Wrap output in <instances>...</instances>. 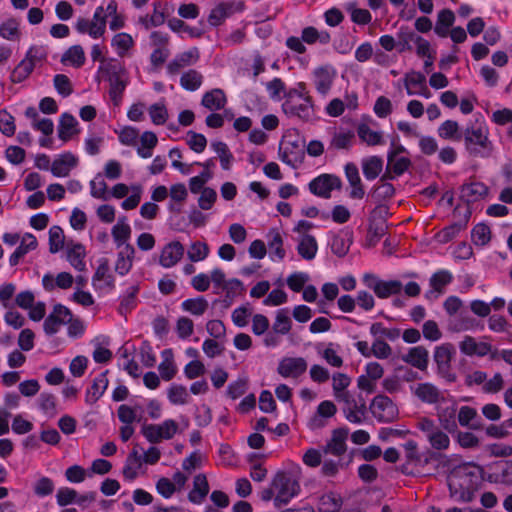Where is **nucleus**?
Segmentation results:
<instances>
[{
    "label": "nucleus",
    "instance_id": "nucleus-1",
    "mask_svg": "<svg viewBox=\"0 0 512 512\" xmlns=\"http://www.w3.org/2000/svg\"><path fill=\"white\" fill-rule=\"evenodd\" d=\"M470 466L478 470L481 479L484 481L495 484L512 485V461L494 462L489 466L492 472L485 471L483 467L474 462H467L455 467L450 475L456 477L461 475L473 476L474 474L472 472L467 471Z\"/></svg>",
    "mask_w": 512,
    "mask_h": 512
},
{
    "label": "nucleus",
    "instance_id": "nucleus-2",
    "mask_svg": "<svg viewBox=\"0 0 512 512\" xmlns=\"http://www.w3.org/2000/svg\"><path fill=\"white\" fill-rule=\"evenodd\" d=\"M100 71L109 82V96L115 106H119L122 95L128 85L126 68L116 59H110L100 67Z\"/></svg>",
    "mask_w": 512,
    "mask_h": 512
},
{
    "label": "nucleus",
    "instance_id": "nucleus-3",
    "mask_svg": "<svg viewBox=\"0 0 512 512\" xmlns=\"http://www.w3.org/2000/svg\"><path fill=\"white\" fill-rule=\"evenodd\" d=\"M271 486L277 490L273 498L274 506L280 508L300 492L299 477L292 471H278L272 479Z\"/></svg>",
    "mask_w": 512,
    "mask_h": 512
},
{
    "label": "nucleus",
    "instance_id": "nucleus-4",
    "mask_svg": "<svg viewBox=\"0 0 512 512\" xmlns=\"http://www.w3.org/2000/svg\"><path fill=\"white\" fill-rule=\"evenodd\" d=\"M465 148L473 157H489L493 146L488 138V132L482 126H468L463 132Z\"/></svg>",
    "mask_w": 512,
    "mask_h": 512
},
{
    "label": "nucleus",
    "instance_id": "nucleus-5",
    "mask_svg": "<svg viewBox=\"0 0 512 512\" xmlns=\"http://www.w3.org/2000/svg\"><path fill=\"white\" fill-rule=\"evenodd\" d=\"M279 157L283 163L297 168L305 158L304 141L297 137L292 138L291 135L284 136L279 146Z\"/></svg>",
    "mask_w": 512,
    "mask_h": 512
},
{
    "label": "nucleus",
    "instance_id": "nucleus-6",
    "mask_svg": "<svg viewBox=\"0 0 512 512\" xmlns=\"http://www.w3.org/2000/svg\"><path fill=\"white\" fill-rule=\"evenodd\" d=\"M456 354L455 347L451 343L437 346L434 351V361L437 364V373L448 382H455L456 374L451 372V361Z\"/></svg>",
    "mask_w": 512,
    "mask_h": 512
},
{
    "label": "nucleus",
    "instance_id": "nucleus-7",
    "mask_svg": "<svg viewBox=\"0 0 512 512\" xmlns=\"http://www.w3.org/2000/svg\"><path fill=\"white\" fill-rule=\"evenodd\" d=\"M372 415L381 423L393 422L398 417V408L386 395L375 396L369 406Z\"/></svg>",
    "mask_w": 512,
    "mask_h": 512
},
{
    "label": "nucleus",
    "instance_id": "nucleus-8",
    "mask_svg": "<svg viewBox=\"0 0 512 512\" xmlns=\"http://www.w3.org/2000/svg\"><path fill=\"white\" fill-rule=\"evenodd\" d=\"M341 186L342 182L338 176L321 174L309 183V190L316 196L328 199L331 197L332 190L340 189Z\"/></svg>",
    "mask_w": 512,
    "mask_h": 512
},
{
    "label": "nucleus",
    "instance_id": "nucleus-9",
    "mask_svg": "<svg viewBox=\"0 0 512 512\" xmlns=\"http://www.w3.org/2000/svg\"><path fill=\"white\" fill-rule=\"evenodd\" d=\"M71 311L62 304H56L53 311L46 317L43 328L47 335H54L59 328L71 321Z\"/></svg>",
    "mask_w": 512,
    "mask_h": 512
},
{
    "label": "nucleus",
    "instance_id": "nucleus-10",
    "mask_svg": "<svg viewBox=\"0 0 512 512\" xmlns=\"http://www.w3.org/2000/svg\"><path fill=\"white\" fill-rule=\"evenodd\" d=\"M364 281L367 283L369 288L373 289L374 293L379 298H387L391 295H396L401 292L403 287L399 280H378L372 274H365Z\"/></svg>",
    "mask_w": 512,
    "mask_h": 512
},
{
    "label": "nucleus",
    "instance_id": "nucleus-11",
    "mask_svg": "<svg viewBox=\"0 0 512 512\" xmlns=\"http://www.w3.org/2000/svg\"><path fill=\"white\" fill-rule=\"evenodd\" d=\"M282 110L287 116L308 121L314 113L312 98L306 97L304 100L296 101L285 100L282 104Z\"/></svg>",
    "mask_w": 512,
    "mask_h": 512
},
{
    "label": "nucleus",
    "instance_id": "nucleus-12",
    "mask_svg": "<svg viewBox=\"0 0 512 512\" xmlns=\"http://www.w3.org/2000/svg\"><path fill=\"white\" fill-rule=\"evenodd\" d=\"M348 434L349 429L347 427L334 429L330 441H328L323 448L324 455L332 454L337 457L342 456L347 450L346 440Z\"/></svg>",
    "mask_w": 512,
    "mask_h": 512
},
{
    "label": "nucleus",
    "instance_id": "nucleus-13",
    "mask_svg": "<svg viewBox=\"0 0 512 512\" xmlns=\"http://www.w3.org/2000/svg\"><path fill=\"white\" fill-rule=\"evenodd\" d=\"M489 188L482 182L465 183L460 187V200L468 206L485 198Z\"/></svg>",
    "mask_w": 512,
    "mask_h": 512
},
{
    "label": "nucleus",
    "instance_id": "nucleus-14",
    "mask_svg": "<svg viewBox=\"0 0 512 512\" xmlns=\"http://www.w3.org/2000/svg\"><path fill=\"white\" fill-rule=\"evenodd\" d=\"M307 369V362L302 357L283 358L277 368L278 373L283 377H298Z\"/></svg>",
    "mask_w": 512,
    "mask_h": 512
},
{
    "label": "nucleus",
    "instance_id": "nucleus-15",
    "mask_svg": "<svg viewBox=\"0 0 512 512\" xmlns=\"http://www.w3.org/2000/svg\"><path fill=\"white\" fill-rule=\"evenodd\" d=\"M184 251V246L179 241H172L164 246L159 263L165 268L173 267L181 260Z\"/></svg>",
    "mask_w": 512,
    "mask_h": 512
},
{
    "label": "nucleus",
    "instance_id": "nucleus-16",
    "mask_svg": "<svg viewBox=\"0 0 512 512\" xmlns=\"http://www.w3.org/2000/svg\"><path fill=\"white\" fill-rule=\"evenodd\" d=\"M401 359L421 371H426L429 363V352L424 346H416L410 348L407 354L401 356Z\"/></svg>",
    "mask_w": 512,
    "mask_h": 512
},
{
    "label": "nucleus",
    "instance_id": "nucleus-17",
    "mask_svg": "<svg viewBox=\"0 0 512 512\" xmlns=\"http://www.w3.org/2000/svg\"><path fill=\"white\" fill-rule=\"evenodd\" d=\"M345 176L352 187L350 197L352 199H362L365 195L364 187L359 175V170L354 163H347L344 167Z\"/></svg>",
    "mask_w": 512,
    "mask_h": 512
},
{
    "label": "nucleus",
    "instance_id": "nucleus-18",
    "mask_svg": "<svg viewBox=\"0 0 512 512\" xmlns=\"http://www.w3.org/2000/svg\"><path fill=\"white\" fill-rule=\"evenodd\" d=\"M77 163L78 159L72 153L66 152L53 161L50 170L56 177H66Z\"/></svg>",
    "mask_w": 512,
    "mask_h": 512
},
{
    "label": "nucleus",
    "instance_id": "nucleus-19",
    "mask_svg": "<svg viewBox=\"0 0 512 512\" xmlns=\"http://www.w3.org/2000/svg\"><path fill=\"white\" fill-rule=\"evenodd\" d=\"M398 36V52L403 53L412 51L413 44L422 40V36L417 34L415 30L408 26H401L397 31Z\"/></svg>",
    "mask_w": 512,
    "mask_h": 512
},
{
    "label": "nucleus",
    "instance_id": "nucleus-20",
    "mask_svg": "<svg viewBox=\"0 0 512 512\" xmlns=\"http://www.w3.org/2000/svg\"><path fill=\"white\" fill-rule=\"evenodd\" d=\"M78 122L76 118L70 113H63L60 116L58 124V137L63 141L67 142L75 134L79 133L77 129Z\"/></svg>",
    "mask_w": 512,
    "mask_h": 512
},
{
    "label": "nucleus",
    "instance_id": "nucleus-21",
    "mask_svg": "<svg viewBox=\"0 0 512 512\" xmlns=\"http://www.w3.org/2000/svg\"><path fill=\"white\" fill-rule=\"evenodd\" d=\"M335 72L329 66H321L314 71V83L320 94H327L330 90Z\"/></svg>",
    "mask_w": 512,
    "mask_h": 512
},
{
    "label": "nucleus",
    "instance_id": "nucleus-22",
    "mask_svg": "<svg viewBox=\"0 0 512 512\" xmlns=\"http://www.w3.org/2000/svg\"><path fill=\"white\" fill-rule=\"evenodd\" d=\"M209 493V484L205 474L194 477L193 489L188 494V499L194 504H200Z\"/></svg>",
    "mask_w": 512,
    "mask_h": 512
},
{
    "label": "nucleus",
    "instance_id": "nucleus-23",
    "mask_svg": "<svg viewBox=\"0 0 512 512\" xmlns=\"http://www.w3.org/2000/svg\"><path fill=\"white\" fill-rule=\"evenodd\" d=\"M227 103V98L222 89L215 88L211 91L206 92L201 100V104L211 110V111H217L221 110L225 107Z\"/></svg>",
    "mask_w": 512,
    "mask_h": 512
},
{
    "label": "nucleus",
    "instance_id": "nucleus-24",
    "mask_svg": "<svg viewBox=\"0 0 512 512\" xmlns=\"http://www.w3.org/2000/svg\"><path fill=\"white\" fill-rule=\"evenodd\" d=\"M33 48H31L26 55L27 59L22 60L17 67L11 73V81L14 83H20L24 81L33 71L34 62L33 59L36 58V55L32 54Z\"/></svg>",
    "mask_w": 512,
    "mask_h": 512
},
{
    "label": "nucleus",
    "instance_id": "nucleus-25",
    "mask_svg": "<svg viewBox=\"0 0 512 512\" xmlns=\"http://www.w3.org/2000/svg\"><path fill=\"white\" fill-rule=\"evenodd\" d=\"M107 373L108 371H104L95 377L90 389L86 392L87 403L94 404L104 394L108 387Z\"/></svg>",
    "mask_w": 512,
    "mask_h": 512
},
{
    "label": "nucleus",
    "instance_id": "nucleus-26",
    "mask_svg": "<svg viewBox=\"0 0 512 512\" xmlns=\"http://www.w3.org/2000/svg\"><path fill=\"white\" fill-rule=\"evenodd\" d=\"M415 396L422 402L435 404L439 402L441 393L439 389L432 383H420L414 390Z\"/></svg>",
    "mask_w": 512,
    "mask_h": 512
},
{
    "label": "nucleus",
    "instance_id": "nucleus-27",
    "mask_svg": "<svg viewBox=\"0 0 512 512\" xmlns=\"http://www.w3.org/2000/svg\"><path fill=\"white\" fill-rule=\"evenodd\" d=\"M318 250V244L313 235L303 234L298 241L297 252L304 260L315 258Z\"/></svg>",
    "mask_w": 512,
    "mask_h": 512
},
{
    "label": "nucleus",
    "instance_id": "nucleus-28",
    "mask_svg": "<svg viewBox=\"0 0 512 512\" xmlns=\"http://www.w3.org/2000/svg\"><path fill=\"white\" fill-rule=\"evenodd\" d=\"M134 254L135 249L130 244H126L123 250L118 253L117 261L115 264V271L118 274L125 275L130 271Z\"/></svg>",
    "mask_w": 512,
    "mask_h": 512
},
{
    "label": "nucleus",
    "instance_id": "nucleus-29",
    "mask_svg": "<svg viewBox=\"0 0 512 512\" xmlns=\"http://www.w3.org/2000/svg\"><path fill=\"white\" fill-rule=\"evenodd\" d=\"M383 169V160L379 156H370L362 160L363 175L367 180L376 179Z\"/></svg>",
    "mask_w": 512,
    "mask_h": 512
},
{
    "label": "nucleus",
    "instance_id": "nucleus-30",
    "mask_svg": "<svg viewBox=\"0 0 512 512\" xmlns=\"http://www.w3.org/2000/svg\"><path fill=\"white\" fill-rule=\"evenodd\" d=\"M268 248L270 250V258L274 260V255L278 260L285 258V250L283 248V238L276 229H271L267 234Z\"/></svg>",
    "mask_w": 512,
    "mask_h": 512
},
{
    "label": "nucleus",
    "instance_id": "nucleus-31",
    "mask_svg": "<svg viewBox=\"0 0 512 512\" xmlns=\"http://www.w3.org/2000/svg\"><path fill=\"white\" fill-rule=\"evenodd\" d=\"M232 3H220L211 10L208 21L212 26L220 25L227 17L233 14Z\"/></svg>",
    "mask_w": 512,
    "mask_h": 512
},
{
    "label": "nucleus",
    "instance_id": "nucleus-32",
    "mask_svg": "<svg viewBox=\"0 0 512 512\" xmlns=\"http://www.w3.org/2000/svg\"><path fill=\"white\" fill-rule=\"evenodd\" d=\"M181 308L183 311L189 312L192 315L200 316L207 310L208 302L203 296H199L184 300L181 304Z\"/></svg>",
    "mask_w": 512,
    "mask_h": 512
},
{
    "label": "nucleus",
    "instance_id": "nucleus-33",
    "mask_svg": "<svg viewBox=\"0 0 512 512\" xmlns=\"http://www.w3.org/2000/svg\"><path fill=\"white\" fill-rule=\"evenodd\" d=\"M395 194V188L391 183H381L374 186L370 191V196L374 203L380 204L385 200L392 198Z\"/></svg>",
    "mask_w": 512,
    "mask_h": 512
},
{
    "label": "nucleus",
    "instance_id": "nucleus-34",
    "mask_svg": "<svg viewBox=\"0 0 512 512\" xmlns=\"http://www.w3.org/2000/svg\"><path fill=\"white\" fill-rule=\"evenodd\" d=\"M85 256L84 246L82 244H75L67 251V259L70 264L78 271L85 269L83 258Z\"/></svg>",
    "mask_w": 512,
    "mask_h": 512
},
{
    "label": "nucleus",
    "instance_id": "nucleus-35",
    "mask_svg": "<svg viewBox=\"0 0 512 512\" xmlns=\"http://www.w3.org/2000/svg\"><path fill=\"white\" fill-rule=\"evenodd\" d=\"M342 498L334 493L323 495L319 500L320 512H337L341 509Z\"/></svg>",
    "mask_w": 512,
    "mask_h": 512
},
{
    "label": "nucleus",
    "instance_id": "nucleus-36",
    "mask_svg": "<svg viewBox=\"0 0 512 512\" xmlns=\"http://www.w3.org/2000/svg\"><path fill=\"white\" fill-rule=\"evenodd\" d=\"M201 83L202 75L194 69L185 72L180 78L181 87L188 91L197 90L201 86Z\"/></svg>",
    "mask_w": 512,
    "mask_h": 512
},
{
    "label": "nucleus",
    "instance_id": "nucleus-37",
    "mask_svg": "<svg viewBox=\"0 0 512 512\" xmlns=\"http://www.w3.org/2000/svg\"><path fill=\"white\" fill-rule=\"evenodd\" d=\"M69 61L75 67H80L85 62V53L81 45L71 46L61 58V62L65 63Z\"/></svg>",
    "mask_w": 512,
    "mask_h": 512
},
{
    "label": "nucleus",
    "instance_id": "nucleus-38",
    "mask_svg": "<svg viewBox=\"0 0 512 512\" xmlns=\"http://www.w3.org/2000/svg\"><path fill=\"white\" fill-rule=\"evenodd\" d=\"M291 326L292 321L287 315V311L285 309L278 310L272 326L273 332L276 334L285 335L290 331Z\"/></svg>",
    "mask_w": 512,
    "mask_h": 512
},
{
    "label": "nucleus",
    "instance_id": "nucleus-39",
    "mask_svg": "<svg viewBox=\"0 0 512 512\" xmlns=\"http://www.w3.org/2000/svg\"><path fill=\"white\" fill-rule=\"evenodd\" d=\"M64 232L60 226L54 225L49 229V251L52 254L59 252L64 247Z\"/></svg>",
    "mask_w": 512,
    "mask_h": 512
},
{
    "label": "nucleus",
    "instance_id": "nucleus-40",
    "mask_svg": "<svg viewBox=\"0 0 512 512\" xmlns=\"http://www.w3.org/2000/svg\"><path fill=\"white\" fill-rule=\"evenodd\" d=\"M211 147L218 154L221 167L224 170H229L231 162L233 161V155L230 152L227 144L222 141H215L211 143Z\"/></svg>",
    "mask_w": 512,
    "mask_h": 512
},
{
    "label": "nucleus",
    "instance_id": "nucleus-41",
    "mask_svg": "<svg viewBox=\"0 0 512 512\" xmlns=\"http://www.w3.org/2000/svg\"><path fill=\"white\" fill-rule=\"evenodd\" d=\"M359 138L366 142L368 145L374 146L382 143V134L377 131H373L366 124H360L357 128Z\"/></svg>",
    "mask_w": 512,
    "mask_h": 512
},
{
    "label": "nucleus",
    "instance_id": "nucleus-42",
    "mask_svg": "<svg viewBox=\"0 0 512 512\" xmlns=\"http://www.w3.org/2000/svg\"><path fill=\"white\" fill-rule=\"evenodd\" d=\"M169 28L174 32L184 31L193 38H199L204 34V30L198 27H190L183 20L171 18L168 20Z\"/></svg>",
    "mask_w": 512,
    "mask_h": 512
},
{
    "label": "nucleus",
    "instance_id": "nucleus-43",
    "mask_svg": "<svg viewBox=\"0 0 512 512\" xmlns=\"http://www.w3.org/2000/svg\"><path fill=\"white\" fill-rule=\"evenodd\" d=\"M223 289L226 290V294L223 299V303H224L225 307H229L232 304L233 299L238 294V292H241L244 290V286H243V283L239 279L233 278V279H230L229 281H227L223 285Z\"/></svg>",
    "mask_w": 512,
    "mask_h": 512
},
{
    "label": "nucleus",
    "instance_id": "nucleus-44",
    "mask_svg": "<svg viewBox=\"0 0 512 512\" xmlns=\"http://www.w3.org/2000/svg\"><path fill=\"white\" fill-rule=\"evenodd\" d=\"M452 280L453 276L451 272L448 270H439L431 276L430 285L437 293L441 294L443 287L450 284Z\"/></svg>",
    "mask_w": 512,
    "mask_h": 512
},
{
    "label": "nucleus",
    "instance_id": "nucleus-45",
    "mask_svg": "<svg viewBox=\"0 0 512 512\" xmlns=\"http://www.w3.org/2000/svg\"><path fill=\"white\" fill-rule=\"evenodd\" d=\"M354 137L355 135L352 131L335 133L330 141L329 148L336 150L349 149Z\"/></svg>",
    "mask_w": 512,
    "mask_h": 512
},
{
    "label": "nucleus",
    "instance_id": "nucleus-46",
    "mask_svg": "<svg viewBox=\"0 0 512 512\" xmlns=\"http://www.w3.org/2000/svg\"><path fill=\"white\" fill-rule=\"evenodd\" d=\"M208 254V245L200 241L193 242L187 251L188 259L192 262H199L204 260Z\"/></svg>",
    "mask_w": 512,
    "mask_h": 512
},
{
    "label": "nucleus",
    "instance_id": "nucleus-47",
    "mask_svg": "<svg viewBox=\"0 0 512 512\" xmlns=\"http://www.w3.org/2000/svg\"><path fill=\"white\" fill-rule=\"evenodd\" d=\"M471 236L476 245L484 246L491 239V231L486 224L479 223L472 229Z\"/></svg>",
    "mask_w": 512,
    "mask_h": 512
},
{
    "label": "nucleus",
    "instance_id": "nucleus-48",
    "mask_svg": "<svg viewBox=\"0 0 512 512\" xmlns=\"http://www.w3.org/2000/svg\"><path fill=\"white\" fill-rule=\"evenodd\" d=\"M427 440L435 450H446L450 444L448 435L439 428H437L431 435H428Z\"/></svg>",
    "mask_w": 512,
    "mask_h": 512
},
{
    "label": "nucleus",
    "instance_id": "nucleus-49",
    "mask_svg": "<svg viewBox=\"0 0 512 512\" xmlns=\"http://www.w3.org/2000/svg\"><path fill=\"white\" fill-rule=\"evenodd\" d=\"M351 240L335 234L331 241V251L338 257H344L350 248Z\"/></svg>",
    "mask_w": 512,
    "mask_h": 512
},
{
    "label": "nucleus",
    "instance_id": "nucleus-50",
    "mask_svg": "<svg viewBox=\"0 0 512 512\" xmlns=\"http://www.w3.org/2000/svg\"><path fill=\"white\" fill-rule=\"evenodd\" d=\"M370 333L375 337H384L394 341L399 337L400 330L397 328L387 329L383 327L382 323L376 322L371 325Z\"/></svg>",
    "mask_w": 512,
    "mask_h": 512
},
{
    "label": "nucleus",
    "instance_id": "nucleus-51",
    "mask_svg": "<svg viewBox=\"0 0 512 512\" xmlns=\"http://www.w3.org/2000/svg\"><path fill=\"white\" fill-rule=\"evenodd\" d=\"M459 125L456 121L446 120L438 128V135L443 139H460L458 135Z\"/></svg>",
    "mask_w": 512,
    "mask_h": 512
},
{
    "label": "nucleus",
    "instance_id": "nucleus-52",
    "mask_svg": "<svg viewBox=\"0 0 512 512\" xmlns=\"http://www.w3.org/2000/svg\"><path fill=\"white\" fill-rule=\"evenodd\" d=\"M188 392L183 385H172L168 390V399L172 404H186Z\"/></svg>",
    "mask_w": 512,
    "mask_h": 512
},
{
    "label": "nucleus",
    "instance_id": "nucleus-53",
    "mask_svg": "<svg viewBox=\"0 0 512 512\" xmlns=\"http://www.w3.org/2000/svg\"><path fill=\"white\" fill-rule=\"evenodd\" d=\"M448 488L451 497H458V501L469 503L474 499V492L464 489L462 485H456L454 482H448Z\"/></svg>",
    "mask_w": 512,
    "mask_h": 512
},
{
    "label": "nucleus",
    "instance_id": "nucleus-54",
    "mask_svg": "<svg viewBox=\"0 0 512 512\" xmlns=\"http://www.w3.org/2000/svg\"><path fill=\"white\" fill-rule=\"evenodd\" d=\"M149 115L155 125H163L168 118V111L163 103H155L149 107Z\"/></svg>",
    "mask_w": 512,
    "mask_h": 512
},
{
    "label": "nucleus",
    "instance_id": "nucleus-55",
    "mask_svg": "<svg viewBox=\"0 0 512 512\" xmlns=\"http://www.w3.org/2000/svg\"><path fill=\"white\" fill-rule=\"evenodd\" d=\"M131 235V228L127 223H117L112 228V236L118 247L122 246Z\"/></svg>",
    "mask_w": 512,
    "mask_h": 512
},
{
    "label": "nucleus",
    "instance_id": "nucleus-56",
    "mask_svg": "<svg viewBox=\"0 0 512 512\" xmlns=\"http://www.w3.org/2000/svg\"><path fill=\"white\" fill-rule=\"evenodd\" d=\"M133 38L128 33H118L112 39V45L116 46L120 51L119 56H123L124 53L133 46Z\"/></svg>",
    "mask_w": 512,
    "mask_h": 512
},
{
    "label": "nucleus",
    "instance_id": "nucleus-57",
    "mask_svg": "<svg viewBox=\"0 0 512 512\" xmlns=\"http://www.w3.org/2000/svg\"><path fill=\"white\" fill-rule=\"evenodd\" d=\"M350 381V378L344 373H336L333 375V391L336 400H339L340 396L347 392L345 389L349 386Z\"/></svg>",
    "mask_w": 512,
    "mask_h": 512
},
{
    "label": "nucleus",
    "instance_id": "nucleus-58",
    "mask_svg": "<svg viewBox=\"0 0 512 512\" xmlns=\"http://www.w3.org/2000/svg\"><path fill=\"white\" fill-rule=\"evenodd\" d=\"M14 117L5 109L0 110V131L5 136H12L15 133Z\"/></svg>",
    "mask_w": 512,
    "mask_h": 512
},
{
    "label": "nucleus",
    "instance_id": "nucleus-59",
    "mask_svg": "<svg viewBox=\"0 0 512 512\" xmlns=\"http://www.w3.org/2000/svg\"><path fill=\"white\" fill-rule=\"evenodd\" d=\"M53 82H54L55 89L63 97H67L73 92L71 81L66 75H64V74L55 75Z\"/></svg>",
    "mask_w": 512,
    "mask_h": 512
},
{
    "label": "nucleus",
    "instance_id": "nucleus-60",
    "mask_svg": "<svg viewBox=\"0 0 512 512\" xmlns=\"http://www.w3.org/2000/svg\"><path fill=\"white\" fill-rule=\"evenodd\" d=\"M217 199V193L213 188L205 187L198 199V205L203 210H209L213 207Z\"/></svg>",
    "mask_w": 512,
    "mask_h": 512
},
{
    "label": "nucleus",
    "instance_id": "nucleus-61",
    "mask_svg": "<svg viewBox=\"0 0 512 512\" xmlns=\"http://www.w3.org/2000/svg\"><path fill=\"white\" fill-rule=\"evenodd\" d=\"M213 177L212 172H201L198 176H194L189 180V189L196 194L202 192L204 185Z\"/></svg>",
    "mask_w": 512,
    "mask_h": 512
},
{
    "label": "nucleus",
    "instance_id": "nucleus-62",
    "mask_svg": "<svg viewBox=\"0 0 512 512\" xmlns=\"http://www.w3.org/2000/svg\"><path fill=\"white\" fill-rule=\"evenodd\" d=\"M78 493L76 490L64 487L60 488L56 494L57 504L61 507L67 506L72 502H77Z\"/></svg>",
    "mask_w": 512,
    "mask_h": 512
},
{
    "label": "nucleus",
    "instance_id": "nucleus-63",
    "mask_svg": "<svg viewBox=\"0 0 512 512\" xmlns=\"http://www.w3.org/2000/svg\"><path fill=\"white\" fill-rule=\"evenodd\" d=\"M248 380L246 378H239L234 382H231L227 386V395L231 399H237L242 396L247 390Z\"/></svg>",
    "mask_w": 512,
    "mask_h": 512
},
{
    "label": "nucleus",
    "instance_id": "nucleus-64",
    "mask_svg": "<svg viewBox=\"0 0 512 512\" xmlns=\"http://www.w3.org/2000/svg\"><path fill=\"white\" fill-rule=\"evenodd\" d=\"M187 134L190 137L187 142L190 149H192L196 153L203 152L207 145L206 137L203 134L196 133L192 130L189 131Z\"/></svg>",
    "mask_w": 512,
    "mask_h": 512
}]
</instances>
